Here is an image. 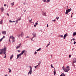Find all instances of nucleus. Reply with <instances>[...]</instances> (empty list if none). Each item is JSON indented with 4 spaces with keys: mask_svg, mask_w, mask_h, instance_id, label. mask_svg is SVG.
Returning a JSON list of instances; mask_svg holds the SVG:
<instances>
[{
    "mask_svg": "<svg viewBox=\"0 0 76 76\" xmlns=\"http://www.w3.org/2000/svg\"><path fill=\"white\" fill-rule=\"evenodd\" d=\"M6 47H4L3 49H0V54L1 55L2 53H4V54L5 55L4 58H6Z\"/></svg>",
    "mask_w": 76,
    "mask_h": 76,
    "instance_id": "nucleus-1",
    "label": "nucleus"
},
{
    "mask_svg": "<svg viewBox=\"0 0 76 76\" xmlns=\"http://www.w3.org/2000/svg\"><path fill=\"white\" fill-rule=\"evenodd\" d=\"M69 70H70V68L69 67V66H67L64 71L65 72H68L69 71Z\"/></svg>",
    "mask_w": 76,
    "mask_h": 76,
    "instance_id": "nucleus-2",
    "label": "nucleus"
},
{
    "mask_svg": "<svg viewBox=\"0 0 76 76\" xmlns=\"http://www.w3.org/2000/svg\"><path fill=\"white\" fill-rule=\"evenodd\" d=\"M12 38V42H15V37H13V36H10V37L9 42H10V38Z\"/></svg>",
    "mask_w": 76,
    "mask_h": 76,
    "instance_id": "nucleus-3",
    "label": "nucleus"
},
{
    "mask_svg": "<svg viewBox=\"0 0 76 76\" xmlns=\"http://www.w3.org/2000/svg\"><path fill=\"white\" fill-rule=\"evenodd\" d=\"M72 10V9L71 8H70V9H69L68 10H66V12H65V14H66L67 15H69V14H68Z\"/></svg>",
    "mask_w": 76,
    "mask_h": 76,
    "instance_id": "nucleus-4",
    "label": "nucleus"
},
{
    "mask_svg": "<svg viewBox=\"0 0 76 76\" xmlns=\"http://www.w3.org/2000/svg\"><path fill=\"white\" fill-rule=\"evenodd\" d=\"M30 69L28 72V75H29V74H31H31H32V68L31 66H30Z\"/></svg>",
    "mask_w": 76,
    "mask_h": 76,
    "instance_id": "nucleus-5",
    "label": "nucleus"
},
{
    "mask_svg": "<svg viewBox=\"0 0 76 76\" xmlns=\"http://www.w3.org/2000/svg\"><path fill=\"white\" fill-rule=\"evenodd\" d=\"M42 15H43V16H47V13L46 12H44L43 11H42Z\"/></svg>",
    "mask_w": 76,
    "mask_h": 76,
    "instance_id": "nucleus-6",
    "label": "nucleus"
},
{
    "mask_svg": "<svg viewBox=\"0 0 76 76\" xmlns=\"http://www.w3.org/2000/svg\"><path fill=\"white\" fill-rule=\"evenodd\" d=\"M33 37H32V39L34 38H35V37H36V33H35V32H33Z\"/></svg>",
    "mask_w": 76,
    "mask_h": 76,
    "instance_id": "nucleus-7",
    "label": "nucleus"
},
{
    "mask_svg": "<svg viewBox=\"0 0 76 76\" xmlns=\"http://www.w3.org/2000/svg\"><path fill=\"white\" fill-rule=\"evenodd\" d=\"M68 35L67 34V33H66L65 34H64V39H66V38L67 37Z\"/></svg>",
    "mask_w": 76,
    "mask_h": 76,
    "instance_id": "nucleus-8",
    "label": "nucleus"
},
{
    "mask_svg": "<svg viewBox=\"0 0 76 76\" xmlns=\"http://www.w3.org/2000/svg\"><path fill=\"white\" fill-rule=\"evenodd\" d=\"M2 34H4V35H5L6 34V31H2Z\"/></svg>",
    "mask_w": 76,
    "mask_h": 76,
    "instance_id": "nucleus-9",
    "label": "nucleus"
},
{
    "mask_svg": "<svg viewBox=\"0 0 76 76\" xmlns=\"http://www.w3.org/2000/svg\"><path fill=\"white\" fill-rule=\"evenodd\" d=\"M21 54H20L18 55H17V59H18V58H19V57L21 56Z\"/></svg>",
    "mask_w": 76,
    "mask_h": 76,
    "instance_id": "nucleus-10",
    "label": "nucleus"
},
{
    "mask_svg": "<svg viewBox=\"0 0 76 76\" xmlns=\"http://www.w3.org/2000/svg\"><path fill=\"white\" fill-rule=\"evenodd\" d=\"M20 44L19 45V46H17L16 47V48L17 49H18L19 48H20Z\"/></svg>",
    "mask_w": 76,
    "mask_h": 76,
    "instance_id": "nucleus-11",
    "label": "nucleus"
},
{
    "mask_svg": "<svg viewBox=\"0 0 76 76\" xmlns=\"http://www.w3.org/2000/svg\"><path fill=\"white\" fill-rule=\"evenodd\" d=\"M1 12H3L4 10V8L2 7L1 8Z\"/></svg>",
    "mask_w": 76,
    "mask_h": 76,
    "instance_id": "nucleus-12",
    "label": "nucleus"
},
{
    "mask_svg": "<svg viewBox=\"0 0 76 76\" xmlns=\"http://www.w3.org/2000/svg\"><path fill=\"white\" fill-rule=\"evenodd\" d=\"M24 53H25V50H23L22 51L21 53H20V54H21V55H22V54H23Z\"/></svg>",
    "mask_w": 76,
    "mask_h": 76,
    "instance_id": "nucleus-13",
    "label": "nucleus"
},
{
    "mask_svg": "<svg viewBox=\"0 0 76 76\" xmlns=\"http://www.w3.org/2000/svg\"><path fill=\"white\" fill-rule=\"evenodd\" d=\"M76 59H74L73 60V63H76Z\"/></svg>",
    "mask_w": 76,
    "mask_h": 76,
    "instance_id": "nucleus-14",
    "label": "nucleus"
},
{
    "mask_svg": "<svg viewBox=\"0 0 76 76\" xmlns=\"http://www.w3.org/2000/svg\"><path fill=\"white\" fill-rule=\"evenodd\" d=\"M54 70L53 72V73H54V75H56V69H55V68H54Z\"/></svg>",
    "mask_w": 76,
    "mask_h": 76,
    "instance_id": "nucleus-15",
    "label": "nucleus"
},
{
    "mask_svg": "<svg viewBox=\"0 0 76 76\" xmlns=\"http://www.w3.org/2000/svg\"><path fill=\"white\" fill-rule=\"evenodd\" d=\"M14 56V55L13 54L12 55H11L10 56V59L11 60V59H12V58H13V57Z\"/></svg>",
    "mask_w": 76,
    "mask_h": 76,
    "instance_id": "nucleus-16",
    "label": "nucleus"
},
{
    "mask_svg": "<svg viewBox=\"0 0 76 76\" xmlns=\"http://www.w3.org/2000/svg\"><path fill=\"white\" fill-rule=\"evenodd\" d=\"M3 23V20H1L0 22V24H1Z\"/></svg>",
    "mask_w": 76,
    "mask_h": 76,
    "instance_id": "nucleus-17",
    "label": "nucleus"
},
{
    "mask_svg": "<svg viewBox=\"0 0 76 76\" xmlns=\"http://www.w3.org/2000/svg\"><path fill=\"white\" fill-rule=\"evenodd\" d=\"M21 37H22L23 35V32H21Z\"/></svg>",
    "mask_w": 76,
    "mask_h": 76,
    "instance_id": "nucleus-18",
    "label": "nucleus"
},
{
    "mask_svg": "<svg viewBox=\"0 0 76 76\" xmlns=\"http://www.w3.org/2000/svg\"><path fill=\"white\" fill-rule=\"evenodd\" d=\"M39 64H38V65H37L34 66L35 69H36L37 68V67H38V65Z\"/></svg>",
    "mask_w": 76,
    "mask_h": 76,
    "instance_id": "nucleus-19",
    "label": "nucleus"
},
{
    "mask_svg": "<svg viewBox=\"0 0 76 76\" xmlns=\"http://www.w3.org/2000/svg\"><path fill=\"white\" fill-rule=\"evenodd\" d=\"M8 70H9V73H10V72H11V70L9 68L8 69Z\"/></svg>",
    "mask_w": 76,
    "mask_h": 76,
    "instance_id": "nucleus-20",
    "label": "nucleus"
},
{
    "mask_svg": "<svg viewBox=\"0 0 76 76\" xmlns=\"http://www.w3.org/2000/svg\"><path fill=\"white\" fill-rule=\"evenodd\" d=\"M51 67H52V68H53L54 69H55V68H54V67L53 66L52 64L51 65Z\"/></svg>",
    "mask_w": 76,
    "mask_h": 76,
    "instance_id": "nucleus-21",
    "label": "nucleus"
},
{
    "mask_svg": "<svg viewBox=\"0 0 76 76\" xmlns=\"http://www.w3.org/2000/svg\"><path fill=\"white\" fill-rule=\"evenodd\" d=\"M76 35V32H74L73 33V35L74 36H75V35Z\"/></svg>",
    "mask_w": 76,
    "mask_h": 76,
    "instance_id": "nucleus-22",
    "label": "nucleus"
},
{
    "mask_svg": "<svg viewBox=\"0 0 76 76\" xmlns=\"http://www.w3.org/2000/svg\"><path fill=\"white\" fill-rule=\"evenodd\" d=\"M11 4L12 5V6H14V2H13L12 3H11Z\"/></svg>",
    "mask_w": 76,
    "mask_h": 76,
    "instance_id": "nucleus-23",
    "label": "nucleus"
},
{
    "mask_svg": "<svg viewBox=\"0 0 76 76\" xmlns=\"http://www.w3.org/2000/svg\"><path fill=\"white\" fill-rule=\"evenodd\" d=\"M40 49H41V48H39V49L37 50V51H40Z\"/></svg>",
    "mask_w": 76,
    "mask_h": 76,
    "instance_id": "nucleus-24",
    "label": "nucleus"
},
{
    "mask_svg": "<svg viewBox=\"0 0 76 76\" xmlns=\"http://www.w3.org/2000/svg\"><path fill=\"white\" fill-rule=\"evenodd\" d=\"M32 20V19H31V20H29V22H31Z\"/></svg>",
    "mask_w": 76,
    "mask_h": 76,
    "instance_id": "nucleus-25",
    "label": "nucleus"
},
{
    "mask_svg": "<svg viewBox=\"0 0 76 76\" xmlns=\"http://www.w3.org/2000/svg\"><path fill=\"white\" fill-rule=\"evenodd\" d=\"M19 21V20H17L16 21V23H17Z\"/></svg>",
    "mask_w": 76,
    "mask_h": 76,
    "instance_id": "nucleus-26",
    "label": "nucleus"
},
{
    "mask_svg": "<svg viewBox=\"0 0 76 76\" xmlns=\"http://www.w3.org/2000/svg\"><path fill=\"white\" fill-rule=\"evenodd\" d=\"M56 19H57V20H58V19H59V17H57L56 18Z\"/></svg>",
    "mask_w": 76,
    "mask_h": 76,
    "instance_id": "nucleus-27",
    "label": "nucleus"
},
{
    "mask_svg": "<svg viewBox=\"0 0 76 76\" xmlns=\"http://www.w3.org/2000/svg\"><path fill=\"white\" fill-rule=\"evenodd\" d=\"M60 37H61V38H63V36L62 35H60Z\"/></svg>",
    "mask_w": 76,
    "mask_h": 76,
    "instance_id": "nucleus-28",
    "label": "nucleus"
},
{
    "mask_svg": "<svg viewBox=\"0 0 76 76\" xmlns=\"http://www.w3.org/2000/svg\"><path fill=\"white\" fill-rule=\"evenodd\" d=\"M20 36H21V34H19L18 36V37L19 38L20 37Z\"/></svg>",
    "mask_w": 76,
    "mask_h": 76,
    "instance_id": "nucleus-29",
    "label": "nucleus"
},
{
    "mask_svg": "<svg viewBox=\"0 0 76 76\" xmlns=\"http://www.w3.org/2000/svg\"><path fill=\"white\" fill-rule=\"evenodd\" d=\"M47 3H48V2H50V0H47Z\"/></svg>",
    "mask_w": 76,
    "mask_h": 76,
    "instance_id": "nucleus-30",
    "label": "nucleus"
},
{
    "mask_svg": "<svg viewBox=\"0 0 76 76\" xmlns=\"http://www.w3.org/2000/svg\"><path fill=\"white\" fill-rule=\"evenodd\" d=\"M42 1H44V2H46V1H47V0H43Z\"/></svg>",
    "mask_w": 76,
    "mask_h": 76,
    "instance_id": "nucleus-31",
    "label": "nucleus"
},
{
    "mask_svg": "<svg viewBox=\"0 0 76 76\" xmlns=\"http://www.w3.org/2000/svg\"><path fill=\"white\" fill-rule=\"evenodd\" d=\"M3 40V38H1V39H0V42Z\"/></svg>",
    "mask_w": 76,
    "mask_h": 76,
    "instance_id": "nucleus-32",
    "label": "nucleus"
},
{
    "mask_svg": "<svg viewBox=\"0 0 76 76\" xmlns=\"http://www.w3.org/2000/svg\"><path fill=\"white\" fill-rule=\"evenodd\" d=\"M24 55L25 56H26V52H25L24 53Z\"/></svg>",
    "mask_w": 76,
    "mask_h": 76,
    "instance_id": "nucleus-33",
    "label": "nucleus"
},
{
    "mask_svg": "<svg viewBox=\"0 0 76 76\" xmlns=\"http://www.w3.org/2000/svg\"><path fill=\"white\" fill-rule=\"evenodd\" d=\"M63 73H62L60 76H63Z\"/></svg>",
    "mask_w": 76,
    "mask_h": 76,
    "instance_id": "nucleus-34",
    "label": "nucleus"
},
{
    "mask_svg": "<svg viewBox=\"0 0 76 76\" xmlns=\"http://www.w3.org/2000/svg\"><path fill=\"white\" fill-rule=\"evenodd\" d=\"M9 22H10V23H12V22H13L11 20H9Z\"/></svg>",
    "mask_w": 76,
    "mask_h": 76,
    "instance_id": "nucleus-35",
    "label": "nucleus"
},
{
    "mask_svg": "<svg viewBox=\"0 0 76 76\" xmlns=\"http://www.w3.org/2000/svg\"><path fill=\"white\" fill-rule=\"evenodd\" d=\"M2 38V39H3L4 38H5V36H3V37Z\"/></svg>",
    "mask_w": 76,
    "mask_h": 76,
    "instance_id": "nucleus-36",
    "label": "nucleus"
},
{
    "mask_svg": "<svg viewBox=\"0 0 76 76\" xmlns=\"http://www.w3.org/2000/svg\"><path fill=\"white\" fill-rule=\"evenodd\" d=\"M70 57H71V55H69V58H70Z\"/></svg>",
    "mask_w": 76,
    "mask_h": 76,
    "instance_id": "nucleus-37",
    "label": "nucleus"
},
{
    "mask_svg": "<svg viewBox=\"0 0 76 76\" xmlns=\"http://www.w3.org/2000/svg\"><path fill=\"white\" fill-rule=\"evenodd\" d=\"M76 42L75 41H74V44H76Z\"/></svg>",
    "mask_w": 76,
    "mask_h": 76,
    "instance_id": "nucleus-38",
    "label": "nucleus"
},
{
    "mask_svg": "<svg viewBox=\"0 0 76 76\" xmlns=\"http://www.w3.org/2000/svg\"><path fill=\"white\" fill-rule=\"evenodd\" d=\"M34 54H37V52L36 51L34 53Z\"/></svg>",
    "mask_w": 76,
    "mask_h": 76,
    "instance_id": "nucleus-39",
    "label": "nucleus"
},
{
    "mask_svg": "<svg viewBox=\"0 0 76 76\" xmlns=\"http://www.w3.org/2000/svg\"><path fill=\"white\" fill-rule=\"evenodd\" d=\"M53 22H55V21H56V20H52Z\"/></svg>",
    "mask_w": 76,
    "mask_h": 76,
    "instance_id": "nucleus-40",
    "label": "nucleus"
},
{
    "mask_svg": "<svg viewBox=\"0 0 76 76\" xmlns=\"http://www.w3.org/2000/svg\"><path fill=\"white\" fill-rule=\"evenodd\" d=\"M35 25H38V23H36Z\"/></svg>",
    "mask_w": 76,
    "mask_h": 76,
    "instance_id": "nucleus-41",
    "label": "nucleus"
},
{
    "mask_svg": "<svg viewBox=\"0 0 76 76\" xmlns=\"http://www.w3.org/2000/svg\"><path fill=\"white\" fill-rule=\"evenodd\" d=\"M69 8V7H68V6H67V7H66V9H68Z\"/></svg>",
    "mask_w": 76,
    "mask_h": 76,
    "instance_id": "nucleus-42",
    "label": "nucleus"
},
{
    "mask_svg": "<svg viewBox=\"0 0 76 76\" xmlns=\"http://www.w3.org/2000/svg\"><path fill=\"white\" fill-rule=\"evenodd\" d=\"M72 40H73L74 41H75V38H74L72 39Z\"/></svg>",
    "mask_w": 76,
    "mask_h": 76,
    "instance_id": "nucleus-43",
    "label": "nucleus"
},
{
    "mask_svg": "<svg viewBox=\"0 0 76 76\" xmlns=\"http://www.w3.org/2000/svg\"><path fill=\"white\" fill-rule=\"evenodd\" d=\"M63 68V70H65V69H64V68Z\"/></svg>",
    "mask_w": 76,
    "mask_h": 76,
    "instance_id": "nucleus-44",
    "label": "nucleus"
},
{
    "mask_svg": "<svg viewBox=\"0 0 76 76\" xmlns=\"http://www.w3.org/2000/svg\"><path fill=\"white\" fill-rule=\"evenodd\" d=\"M47 27H48V24L47 26Z\"/></svg>",
    "mask_w": 76,
    "mask_h": 76,
    "instance_id": "nucleus-45",
    "label": "nucleus"
},
{
    "mask_svg": "<svg viewBox=\"0 0 76 76\" xmlns=\"http://www.w3.org/2000/svg\"><path fill=\"white\" fill-rule=\"evenodd\" d=\"M6 6V4H4V6L5 7V6Z\"/></svg>",
    "mask_w": 76,
    "mask_h": 76,
    "instance_id": "nucleus-46",
    "label": "nucleus"
},
{
    "mask_svg": "<svg viewBox=\"0 0 76 76\" xmlns=\"http://www.w3.org/2000/svg\"><path fill=\"white\" fill-rule=\"evenodd\" d=\"M72 15H73V14H72L71 16V18H72Z\"/></svg>",
    "mask_w": 76,
    "mask_h": 76,
    "instance_id": "nucleus-47",
    "label": "nucleus"
},
{
    "mask_svg": "<svg viewBox=\"0 0 76 76\" xmlns=\"http://www.w3.org/2000/svg\"><path fill=\"white\" fill-rule=\"evenodd\" d=\"M34 27H36V25L35 24L34 25Z\"/></svg>",
    "mask_w": 76,
    "mask_h": 76,
    "instance_id": "nucleus-48",
    "label": "nucleus"
},
{
    "mask_svg": "<svg viewBox=\"0 0 76 76\" xmlns=\"http://www.w3.org/2000/svg\"><path fill=\"white\" fill-rule=\"evenodd\" d=\"M18 52H20V50H18Z\"/></svg>",
    "mask_w": 76,
    "mask_h": 76,
    "instance_id": "nucleus-49",
    "label": "nucleus"
},
{
    "mask_svg": "<svg viewBox=\"0 0 76 76\" xmlns=\"http://www.w3.org/2000/svg\"><path fill=\"white\" fill-rule=\"evenodd\" d=\"M7 15L9 16V14L7 13Z\"/></svg>",
    "mask_w": 76,
    "mask_h": 76,
    "instance_id": "nucleus-50",
    "label": "nucleus"
},
{
    "mask_svg": "<svg viewBox=\"0 0 76 76\" xmlns=\"http://www.w3.org/2000/svg\"><path fill=\"white\" fill-rule=\"evenodd\" d=\"M26 38H29V37H28V36H27V37H26Z\"/></svg>",
    "mask_w": 76,
    "mask_h": 76,
    "instance_id": "nucleus-51",
    "label": "nucleus"
},
{
    "mask_svg": "<svg viewBox=\"0 0 76 76\" xmlns=\"http://www.w3.org/2000/svg\"><path fill=\"white\" fill-rule=\"evenodd\" d=\"M18 20H20V18L19 19H18Z\"/></svg>",
    "mask_w": 76,
    "mask_h": 76,
    "instance_id": "nucleus-52",
    "label": "nucleus"
},
{
    "mask_svg": "<svg viewBox=\"0 0 76 76\" xmlns=\"http://www.w3.org/2000/svg\"><path fill=\"white\" fill-rule=\"evenodd\" d=\"M15 21H12V22H15Z\"/></svg>",
    "mask_w": 76,
    "mask_h": 76,
    "instance_id": "nucleus-53",
    "label": "nucleus"
},
{
    "mask_svg": "<svg viewBox=\"0 0 76 76\" xmlns=\"http://www.w3.org/2000/svg\"><path fill=\"white\" fill-rule=\"evenodd\" d=\"M48 46L49 45H50V44H48Z\"/></svg>",
    "mask_w": 76,
    "mask_h": 76,
    "instance_id": "nucleus-54",
    "label": "nucleus"
},
{
    "mask_svg": "<svg viewBox=\"0 0 76 76\" xmlns=\"http://www.w3.org/2000/svg\"><path fill=\"white\" fill-rule=\"evenodd\" d=\"M63 76H65V75H64V74H63Z\"/></svg>",
    "mask_w": 76,
    "mask_h": 76,
    "instance_id": "nucleus-55",
    "label": "nucleus"
},
{
    "mask_svg": "<svg viewBox=\"0 0 76 76\" xmlns=\"http://www.w3.org/2000/svg\"><path fill=\"white\" fill-rule=\"evenodd\" d=\"M32 39H31V41H32Z\"/></svg>",
    "mask_w": 76,
    "mask_h": 76,
    "instance_id": "nucleus-56",
    "label": "nucleus"
},
{
    "mask_svg": "<svg viewBox=\"0 0 76 76\" xmlns=\"http://www.w3.org/2000/svg\"><path fill=\"white\" fill-rule=\"evenodd\" d=\"M26 12V10H25V11H24V12Z\"/></svg>",
    "mask_w": 76,
    "mask_h": 76,
    "instance_id": "nucleus-57",
    "label": "nucleus"
},
{
    "mask_svg": "<svg viewBox=\"0 0 76 76\" xmlns=\"http://www.w3.org/2000/svg\"><path fill=\"white\" fill-rule=\"evenodd\" d=\"M48 45H47L46 47H48Z\"/></svg>",
    "mask_w": 76,
    "mask_h": 76,
    "instance_id": "nucleus-58",
    "label": "nucleus"
},
{
    "mask_svg": "<svg viewBox=\"0 0 76 76\" xmlns=\"http://www.w3.org/2000/svg\"><path fill=\"white\" fill-rule=\"evenodd\" d=\"M38 21H37V23H38Z\"/></svg>",
    "mask_w": 76,
    "mask_h": 76,
    "instance_id": "nucleus-59",
    "label": "nucleus"
},
{
    "mask_svg": "<svg viewBox=\"0 0 76 76\" xmlns=\"http://www.w3.org/2000/svg\"><path fill=\"white\" fill-rule=\"evenodd\" d=\"M71 41H72V39L71 40Z\"/></svg>",
    "mask_w": 76,
    "mask_h": 76,
    "instance_id": "nucleus-60",
    "label": "nucleus"
},
{
    "mask_svg": "<svg viewBox=\"0 0 76 76\" xmlns=\"http://www.w3.org/2000/svg\"><path fill=\"white\" fill-rule=\"evenodd\" d=\"M72 51H73V49H72Z\"/></svg>",
    "mask_w": 76,
    "mask_h": 76,
    "instance_id": "nucleus-61",
    "label": "nucleus"
},
{
    "mask_svg": "<svg viewBox=\"0 0 76 76\" xmlns=\"http://www.w3.org/2000/svg\"><path fill=\"white\" fill-rule=\"evenodd\" d=\"M73 13H72V15H73Z\"/></svg>",
    "mask_w": 76,
    "mask_h": 76,
    "instance_id": "nucleus-62",
    "label": "nucleus"
},
{
    "mask_svg": "<svg viewBox=\"0 0 76 76\" xmlns=\"http://www.w3.org/2000/svg\"><path fill=\"white\" fill-rule=\"evenodd\" d=\"M52 56H51V57Z\"/></svg>",
    "mask_w": 76,
    "mask_h": 76,
    "instance_id": "nucleus-63",
    "label": "nucleus"
},
{
    "mask_svg": "<svg viewBox=\"0 0 76 76\" xmlns=\"http://www.w3.org/2000/svg\"><path fill=\"white\" fill-rule=\"evenodd\" d=\"M63 67H64V66H63Z\"/></svg>",
    "mask_w": 76,
    "mask_h": 76,
    "instance_id": "nucleus-64",
    "label": "nucleus"
}]
</instances>
